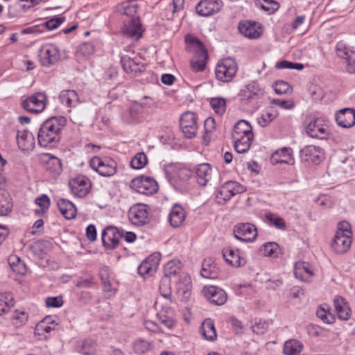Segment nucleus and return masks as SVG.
Wrapping results in <instances>:
<instances>
[{
    "instance_id": "nucleus-1",
    "label": "nucleus",
    "mask_w": 355,
    "mask_h": 355,
    "mask_svg": "<svg viewBox=\"0 0 355 355\" xmlns=\"http://www.w3.org/2000/svg\"><path fill=\"white\" fill-rule=\"evenodd\" d=\"M66 122L64 116H53L45 121L37 135L39 144L46 148L57 144L60 138L59 132L66 125Z\"/></svg>"
},
{
    "instance_id": "nucleus-2",
    "label": "nucleus",
    "mask_w": 355,
    "mask_h": 355,
    "mask_svg": "<svg viewBox=\"0 0 355 355\" xmlns=\"http://www.w3.org/2000/svg\"><path fill=\"white\" fill-rule=\"evenodd\" d=\"M234 148L238 153H245L254 139L251 125L245 120H240L234 126L232 133Z\"/></svg>"
},
{
    "instance_id": "nucleus-3",
    "label": "nucleus",
    "mask_w": 355,
    "mask_h": 355,
    "mask_svg": "<svg viewBox=\"0 0 355 355\" xmlns=\"http://www.w3.org/2000/svg\"><path fill=\"white\" fill-rule=\"evenodd\" d=\"M187 48L193 55L191 60L193 71L198 72L204 70L206 60L208 58V53L203 44L196 38H191L188 40Z\"/></svg>"
},
{
    "instance_id": "nucleus-4",
    "label": "nucleus",
    "mask_w": 355,
    "mask_h": 355,
    "mask_svg": "<svg viewBox=\"0 0 355 355\" xmlns=\"http://www.w3.org/2000/svg\"><path fill=\"white\" fill-rule=\"evenodd\" d=\"M237 64L236 61L230 58L220 60L215 70L216 78L222 82H230L237 72Z\"/></svg>"
},
{
    "instance_id": "nucleus-5",
    "label": "nucleus",
    "mask_w": 355,
    "mask_h": 355,
    "mask_svg": "<svg viewBox=\"0 0 355 355\" xmlns=\"http://www.w3.org/2000/svg\"><path fill=\"white\" fill-rule=\"evenodd\" d=\"M90 167L99 175L104 177H110L116 173L117 164L112 158L100 157L95 156L90 159Z\"/></svg>"
},
{
    "instance_id": "nucleus-6",
    "label": "nucleus",
    "mask_w": 355,
    "mask_h": 355,
    "mask_svg": "<svg viewBox=\"0 0 355 355\" xmlns=\"http://www.w3.org/2000/svg\"><path fill=\"white\" fill-rule=\"evenodd\" d=\"M180 127L187 138L195 137L198 130V118L196 112H183L180 117Z\"/></svg>"
},
{
    "instance_id": "nucleus-7",
    "label": "nucleus",
    "mask_w": 355,
    "mask_h": 355,
    "mask_svg": "<svg viewBox=\"0 0 355 355\" xmlns=\"http://www.w3.org/2000/svg\"><path fill=\"white\" fill-rule=\"evenodd\" d=\"M306 131L311 137L319 139H327L330 135L328 125L320 118L311 119L306 125Z\"/></svg>"
},
{
    "instance_id": "nucleus-8",
    "label": "nucleus",
    "mask_w": 355,
    "mask_h": 355,
    "mask_svg": "<svg viewBox=\"0 0 355 355\" xmlns=\"http://www.w3.org/2000/svg\"><path fill=\"white\" fill-rule=\"evenodd\" d=\"M130 187L145 195H152L158 190L157 183L154 179L143 175L134 178L130 182Z\"/></svg>"
},
{
    "instance_id": "nucleus-9",
    "label": "nucleus",
    "mask_w": 355,
    "mask_h": 355,
    "mask_svg": "<svg viewBox=\"0 0 355 355\" xmlns=\"http://www.w3.org/2000/svg\"><path fill=\"white\" fill-rule=\"evenodd\" d=\"M245 191V187L241 184L230 181L224 183L220 188L216 198L218 202H226L230 200L234 196Z\"/></svg>"
},
{
    "instance_id": "nucleus-10",
    "label": "nucleus",
    "mask_w": 355,
    "mask_h": 355,
    "mask_svg": "<svg viewBox=\"0 0 355 355\" xmlns=\"http://www.w3.org/2000/svg\"><path fill=\"white\" fill-rule=\"evenodd\" d=\"M128 218L135 225L141 226L149 221V211L147 205L136 204L128 211Z\"/></svg>"
},
{
    "instance_id": "nucleus-11",
    "label": "nucleus",
    "mask_w": 355,
    "mask_h": 355,
    "mask_svg": "<svg viewBox=\"0 0 355 355\" xmlns=\"http://www.w3.org/2000/svg\"><path fill=\"white\" fill-rule=\"evenodd\" d=\"M170 304L162 302L161 299H157L155 303V309L157 310V318L160 323L168 329H171L175 324V320L173 318V310L171 309Z\"/></svg>"
},
{
    "instance_id": "nucleus-12",
    "label": "nucleus",
    "mask_w": 355,
    "mask_h": 355,
    "mask_svg": "<svg viewBox=\"0 0 355 355\" xmlns=\"http://www.w3.org/2000/svg\"><path fill=\"white\" fill-rule=\"evenodd\" d=\"M123 231L114 226H108L101 234L102 242L105 248L114 249L118 247Z\"/></svg>"
},
{
    "instance_id": "nucleus-13",
    "label": "nucleus",
    "mask_w": 355,
    "mask_h": 355,
    "mask_svg": "<svg viewBox=\"0 0 355 355\" xmlns=\"http://www.w3.org/2000/svg\"><path fill=\"white\" fill-rule=\"evenodd\" d=\"M48 103L47 96L43 92H37L26 98L22 105L26 111H44Z\"/></svg>"
},
{
    "instance_id": "nucleus-14",
    "label": "nucleus",
    "mask_w": 355,
    "mask_h": 355,
    "mask_svg": "<svg viewBox=\"0 0 355 355\" xmlns=\"http://www.w3.org/2000/svg\"><path fill=\"white\" fill-rule=\"evenodd\" d=\"M234 234L238 240L252 242L257 236V230L251 223H239L234 227Z\"/></svg>"
},
{
    "instance_id": "nucleus-15",
    "label": "nucleus",
    "mask_w": 355,
    "mask_h": 355,
    "mask_svg": "<svg viewBox=\"0 0 355 355\" xmlns=\"http://www.w3.org/2000/svg\"><path fill=\"white\" fill-rule=\"evenodd\" d=\"M39 58L43 66H50L60 59L58 48L53 44L43 45L40 51Z\"/></svg>"
},
{
    "instance_id": "nucleus-16",
    "label": "nucleus",
    "mask_w": 355,
    "mask_h": 355,
    "mask_svg": "<svg viewBox=\"0 0 355 355\" xmlns=\"http://www.w3.org/2000/svg\"><path fill=\"white\" fill-rule=\"evenodd\" d=\"M165 173L170 181L177 182L187 181L191 177V171L186 167L181 165H170L166 170Z\"/></svg>"
},
{
    "instance_id": "nucleus-17",
    "label": "nucleus",
    "mask_w": 355,
    "mask_h": 355,
    "mask_svg": "<svg viewBox=\"0 0 355 355\" xmlns=\"http://www.w3.org/2000/svg\"><path fill=\"white\" fill-rule=\"evenodd\" d=\"M352 243L351 236L345 235L341 232H336L331 248L336 254H344L349 250Z\"/></svg>"
},
{
    "instance_id": "nucleus-18",
    "label": "nucleus",
    "mask_w": 355,
    "mask_h": 355,
    "mask_svg": "<svg viewBox=\"0 0 355 355\" xmlns=\"http://www.w3.org/2000/svg\"><path fill=\"white\" fill-rule=\"evenodd\" d=\"M18 148L24 153H29L35 146V139L33 135L26 130H18L17 133Z\"/></svg>"
},
{
    "instance_id": "nucleus-19",
    "label": "nucleus",
    "mask_w": 355,
    "mask_h": 355,
    "mask_svg": "<svg viewBox=\"0 0 355 355\" xmlns=\"http://www.w3.org/2000/svg\"><path fill=\"white\" fill-rule=\"evenodd\" d=\"M222 6L221 0H202L197 4L196 10L199 15L207 17L218 12Z\"/></svg>"
},
{
    "instance_id": "nucleus-20",
    "label": "nucleus",
    "mask_w": 355,
    "mask_h": 355,
    "mask_svg": "<svg viewBox=\"0 0 355 355\" xmlns=\"http://www.w3.org/2000/svg\"><path fill=\"white\" fill-rule=\"evenodd\" d=\"M336 51L338 57L345 60L347 71L351 73H355V52L347 48L342 42L337 43Z\"/></svg>"
},
{
    "instance_id": "nucleus-21",
    "label": "nucleus",
    "mask_w": 355,
    "mask_h": 355,
    "mask_svg": "<svg viewBox=\"0 0 355 355\" xmlns=\"http://www.w3.org/2000/svg\"><path fill=\"white\" fill-rule=\"evenodd\" d=\"M202 292L211 303L218 306L224 304L227 299L225 291L217 286H205L203 288Z\"/></svg>"
},
{
    "instance_id": "nucleus-22",
    "label": "nucleus",
    "mask_w": 355,
    "mask_h": 355,
    "mask_svg": "<svg viewBox=\"0 0 355 355\" xmlns=\"http://www.w3.org/2000/svg\"><path fill=\"white\" fill-rule=\"evenodd\" d=\"M309 95L315 103L327 104L332 101L334 98V94L329 91H325L321 86L318 85H311L309 89Z\"/></svg>"
},
{
    "instance_id": "nucleus-23",
    "label": "nucleus",
    "mask_w": 355,
    "mask_h": 355,
    "mask_svg": "<svg viewBox=\"0 0 355 355\" xmlns=\"http://www.w3.org/2000/svg\"><path fill=\"white\" fill-rule=\"evenodd\" d=\"M143 31L139 18H133L124 22L122 27L123 35L135 40H138L141 37Z\"/></svg>"
},
{
    "instance_id": "nucleus-24",
    "label": "nucleus",
    "mask_w": 355,
    "mask_h": 355,
    "mask_svg": "<svg viewBox=\"0 0 355 355\" xmlns=\"http://www.w3.org/2000/svg\"><path fill=\"white\" fill-rule=\"evenodd\" d=\"M69 187L71 193L78 197H85L89 191L90 182L83 176H78L69 181Z\"/></svg>"
},
{
    "instance_id": "nucleus-25",
    "label": "nucleus",
    "mask_w": 355,
    "mask_h": 355,
    "mask_svg": "<svg viewBox=\"0 0 355 355\" xmlns=\"http://www.w3.org/2000/svg\"><path fill=\"white\" fill-rule=\"evenodd\" d=\"M334 306L339 320L347 321L350 319L352 311L346 299L340 295H336L334 299Z\"/></svg>"
},
{
    "instance_id": "nucleus-26",
    "label": "nucleus",
    "mask_w": 355,
    "mask_h": 355,
    "mask_svg": "<svg viewBox=\"0 0 355 355\" xmlns=\"http://www.w3.org/2000/svg\"><path fill=\"white\" fill-rule=\"evenodd\" d=\"M222 254L225 261L233 267L239 268L246 263L245 259L238 249L226 247L223 250Z\"/></svg>"
},
{
    "instance_id": "nucleus-27",
    "label": "nucleus",
    "mask_w": 355,
    "mask_h": 355,
    "mask_svg": "<svg viewBox=\"0 0 355 355\" xmlns=\"http://www.w3.org/2000/svg\"><path fill=\"white\" fill-rule=\"evenodd\" d=\"M239 29L241 34L250 39L259 38L263 32L259 24L249 21L239 23Z\"/></svg>"
},
{
    "instance_id": "nucleus-28",
    "label": "nucleus",
    "mask_w": 355,
    "mask_h": 355,
    "mask_svg": "<svg viewBox=\"0 0 355 355\" xmlns=\"http://www.w3.org/2000/svg\"><path fill=\"white\" fill-rule=\"evenodd\" d=\"M213 173V168L208 163L198 164L195 168L196 178L197 182L200 186H205L211 181Z\"/></svg>"
},
{
    "instance_id": "nucleus-29",
    "label": "nucleus",
    "mask_w": 355,
    "mask_h": 355,
    "mask_svg": "<svg viewBox=\"0 0 355 355\" xmlns=\"http://www.w3.org/2000/svg\"><path fill=\"white\" fill-rule=\"evenodd\" d=\"M323 154L322 149L314 145L305 146L301 150L302 157H304L305 161L313 164L320 163L323 157Z\"/></svg>"
},
{
    "instance_id": "nucleus-30",
    "label": "nucleus",
    "mask_w": 355,
    "mask_h": 355,
    "mask_svg": "<svg viewBox=\"0 0 355 355\" xmlns=\"http://www.w3.org/2000/svg\"><path fill=\"white\" fill-rule=\"evenodd\" d=\"M271 162L274 164L279 163H285L290 165L294 164L295 160L292 149L291 148L284 147L276 150L272 154Z\"/></svg>"
},
{
    "instance_id": "nucleus-31",
    "label": "nucleus",
    "mask_w": 355,
    "mask_h": 355,
    "mask_svg": "<svg viewBox=\"0 0 355 355\" xmlns=\"http://www.w3.org/2000/svg\"><path fill=\"white\" fill-rule=\"evenodd\" d=\"M159 260L153 256H150L144 260L138 267V273L146 277L153 275L157 270Z\"/></svg>"
},
{
    "instance_id": "nucleus-32",
    "label": "nucleus",
    "mask_w": 355,
    "mask_h": 355,
    "mask_svg": "<svg viewBox=\"0 0 355 355\" xmlns=\"http://www.w3.org/2000/svg\"><path fill=\"white\" fill-rule=\"evenodd\" d=\"M182 263L178 260H172L167 262L164 266V274L170 279H173L174 282H177L179 278H181L182 274H186L182 272Z\"/></svg>"
},
{
    "instance_id": "nucleus-33",
    "label": "nucleus",
    "mask_w": 355,
    "mask_h": 355,
    "mask_svg": "<svg viewBox=\"0 0 355 355\" xmlns=\"http://www.w3.org/2000/svg\"><path fill=\"white\" fill-rule=\"evenodd\" d=\"M177 284V292L182 300H187L191 295V280L187 274H182L181 278L175 282Z\"/></svg>"
},
{
    "instance_id": "nucleus-34",
    "label": "nucleus",
    "mask_w": 355,
    "mask_h": 355,
    "mask_svg": "<svg viewBox=\"0 0 355 355\" xmlns=\"http://www.w3.org/2000/svg\"><path fill=\"white\" fill-rule=\"evenodd\" d=\"M186 214L184 209L179 205H175L168 214V221L173 227H179L185 220Z\"/></svg>"
},
{
    "instance_id": "nucleus-35",
    "label": "nucleus",
    "mask_w": 355,
    "mask_h": 355,
    "mask_svg": "<svg viewBox=\"0 0 355 355\" xmlns=\"http://www.w3.org/2000/svg\"><path fill=\"white\" fill-rule=\"evenodd\" d=\"M294 275L296 278L308 282L313 276V272L309 263L304 261H298L294 266Z\"/></svg>"
},
{
    "instance_id": "nucleus-36",
    "label": "nucleus",
    "mask_w": 355,
    "mask_h": 355,
    "mask_svg": "<svg viewBox=\"0 0 355 355\" xmlns=\"http://www.w3.org/2000/svg\"><path fill=\"white\" fill-rule=\"evenodd\" d=\"M58 207L60 213L66 219L69 220L76 217V208L71 201L66 199H60L58 201Z\"/></svg>"
},
{
    "instance_id": "nucleus-37",
    "label": "nucleus",
    "mask_w": 355,
    "mask_h": 355,
    "mask_svg": "<svg viewBox=\"0 0 355 355\" xmlns=\"http://www.w3.org/2000/svg\"><path fill=\"white\" fill-rule=\"evenodd\" d=\"M59 99L61 103L68 107H74L79 103L78 94L71 89L62 91L59 95Z\"/></svg>"
},
{
    "instance_id": "nucleus-38",
    "label": "nucleus",
    "mask_w": 355,
    "mask_h": 355,
    "mask_svg": "<svg viewBox=\"0 0 355 355\" xmlns=\"http://www.w3.org/2000/svg\"><path fill=\"white\" fill-rule=\"evenodd\" d=\"M304 348L302 343L296 339L286 340L283 347L284 355H299Z\"/></svg>"
},
{
    "instance_id": "nucleus-39",
    "label": "nucleus",
    "mask_w": 355,
    "mask_h": 355,
    "mask_svg": "<svg viewBox=\"0 0 355 355\" xmlns=\"http://www.w3.org/2000/svg\"><path fill=\"white\" fill-rule=\"evenodd\" d=\"M335 119L339 126L350 128L355 125V112H336Z\"/></svg>"
},
{
    "instance_id": "nucleus-40",
    "label": "nucleus",
    "mask_w": 355,
    "mask_h": 355,
    "mask_svg": "<svg viewBox=\"0 0 355 355\" xmlns=\"http://www.w3.org/2000/svg\"><path fill=\"white\" fill-rule=\"evenodd\" d=\"M200 333L207 340L214 341L216 339V331L214 322L211 319L208 318L203 321L200 327Z\"/></svg>"
},
{
    "instance_id": "nucleus-41",
    "label": "nucleus",
    "mask_w": 355,
    "mask_h": 355,
    "mask_svg": "<svg viewBox=\"0 0 355 355\" xmlns=\"http://www.w3.org/2000/svg\"><path fill=\"white\" fill-rule=\"evenodd\" d=\"M316 315L327 324H333L336 321L334 314L332 313L329 306L327 304H322L318 308Z\"/></svg>"
},
{
    "instance_id": "nucleus-42",
    "label": "nucleus",
    "mask_w": 355,
    "mask_h": 355,
    "mask_svg": "<svg viewBox=\"0 0 355 355\" xmlns=\"http://www.w3.org/2000/svg\"><path fill=\"white\" fill-rule=\"evenodd\" d=\"M121 62L123 70L127 73H137L141 71L140 65L137 62L135 58H131L127 55L121 57Z\"/></svg>"
},
{
    "instance_id": "nucleus-43",
    "label": "nucleus",
    "mask_w": 355,
    "mask_h": 355,
    "mask_svg": "<svg viewBox=\"0 0 355 355\" xmlns=\"http://www.w3.org/2000/svg\"><path fill=\"white\" fill-rule=\"evenodd\" d=\"M138 8L137 3L134 1H128L121 3L118 6V11L121 14L130 17L131 19L137 18L135 15Z\"/></svg>"
},
{
    "instance_id": "nucleus-44",
    "label": "nucleus",
    "mask_w": 355,
    "mask_h": 355,
    "mask_svg": "<svg viewBox=\"0 0 355 355\" xmlns=\"http://www.w3.org/2000/svg\"><path fill=\"white\" fill-rule=\"evenodd\" d=\"M14 305L15 301L12 293H0V316L8 313Z\"/></svg>"
},
{
    "instance_id": "nucleus-45",
    "label": "nucleus",
    "mask_w": 355,
    "mask_h": 355,
    "mask_svg": "<svg viewBox=\"0 0 355 355\" xmlns=\"http://www.w3.org/2000/svg\"><path fill=\"white\" fill-rule=\"evenodd\" d=\"M10 196L5 191L0 189V216H6L12 209Z\"/></svg>"
},
{
    "instance_id": "nucleus-46",
    "label": "nucleus",
    "mask_w": 355,
    "mask_h": 355,
    "mask_svg": "<svg viewBox=\"0 0 355 355\" xmlns=\"http://www.w3.org/2000/svg\"><path fill=\"white\" fill-rule=\"evenodd\" d=\"M56 325L51 316H46L37 324L35 330L39 334H48L53 330Z\"/></svg>"
},
{
    "instance_id": "nucleus-47",
    "label": "nucleus",
    "mask_w": 355,
    "mask_h": 355,
    "mask_svg": "<svg viewBox=\"0 0 355 355\" xmlns=\"http://www.w3.org/2000/svg\"><path fill=\"white\" fill-rule=\"evenodd\" d=\"M35 204L40 207L39 209L35 211L37 216H42L45 214L50 206V199L46 194H42L35 200Z\"/></svg>"
},
{
    "instance_id": "nucleus-48",
    "label": "nucleus",
    "mask_w": 355,
    "mask_h": 355,
    "mask_svg": "<svg viewBox=\"0 0 355 355\" xmlns=\"http://www.w3.org/2000/svg\"><path fill=\"white\" fill-rule=\"evenodd\" d=\"M279 245L275 242L266 243L261 245L259 252L264 257H277Z\"/></svg>"
},
{
    "instance_id": "nucleus-49",
    "label": "nucleus",
    "mask_w": 355,
    "mask_h": 355,
    "mask_svg": "<svg viewBox=\"0 0 355 355\" xmlns=\"http://www.w3.org/2000/svg\"><path fill=\"white\" fill-rule=\"evenodd\" d=\"M168 284V280L167 278L162 279L159 286V291L162 295L159 299H161L162 302H164V303L171 304V292Z\"/></svg>"
},
{
    "instance_id": "nucleus-50",
    "label": "nucleus",
    "mask_w": 355,
    "mask_h": 355,
    "mask_svg": "<svg viewBox=\"0 0 355 355\" xmlns=\"http://www.w3.org/2000/svg\"><path fill=\"white\" fill-rule=\"evenodd\" d=\"M148 162L146 154L143 152L137 153L130 162V166L134 169L143 168Z\"/></svg>"
},
{
    "instance_id": "nucleus-51",
    "label": "nucleus",
    "mask_w": 355,
    "mask_h": 355,
    "mask_svg": "<svg viewBox=\"0 0 355 355\" xmlns=\"http://www.w3.org/2000/svg\"><path fill=\"white\" fill-rule=\"evenodd\" d=\"M45 157L48 159L46 161V168L48 170L53 173H58L62 170V164L60 160L49 154L46 155Z\"/></svg>"
},
{
    "instance_id": "nucleus-52",
    "label": "nucleus",
    "mask_w": 355,
    "mask_h": 355,
    "mask_svg": "<svg viewBox=\"0 0 355 355\" xmlns=\"http://www.w3.org/2000/svg\"><path fill=\"white\" fill-rule=\"evenodd\" d=\"M272 88L278 95L288 94L292 92V87L285 81L278 80L273 83Z\"/></svg>"
},
{
    "instance_id": "nucleus-53",
    "label": "nucleus",
    "mask_w": 355,
    "mask_h": 355,
    "mask_svg": "<svg viewBox=\"0 0 355 355\" xmlns=\"http://www.w3.org/2000/svg\"><path fill=\"white\" fill-rule=\"evenodd\" d=\"M257 116L258 123L262 126H267L271 121L277 117V112H260Z\"/></svg>"
},
{
    "instance_id": "nucleus-54",
    "label": "nucleus",
    "mask_w": 355,
    "mask_h": 355,
    "mask_svg": "<svg viewBox=\"0 0 355 355\" xmlns=\"http://www.w3.org/2000/svg\"><path fill=\"white\" fill-rule=\"evenodd\" d=\"M96 345L91 339H87L83 341L80 352L83 355H93L96 351Z\"/></svg>"
},
{
    "instance_id": "nucleus-55",
    "label": "nucleus",
    "mask_w": 355,
    "mask_h": 355,
    "mask_svg": "<svg viewBox=\"0 0 355 355\" xmlns=\"http://www.w3.org/2000/svg\"><path fill=\"white\" fill-rule=\"evenodd\" d=\"M132 348L137 354H144L150 350V344L145 340L138 339L133 343Z\"/></svg>"
},
{
    "instance_id": "nucleus-56",
    "label": "nucleus",
    "mask_w": 355,
    "mask_h": 355,
    "mask_svg": "<svg viewBox=\"0 0 355 355\" xmlns=\"http://www.w3.org/2000/svg\"><path fill=\"white\" fill-rule=\"evenodd\" d=\"M28 315L24 311H15L12 315V323L17 327H21L26 323L28 321Z\"/></svg>"
},
{
    "instance_id": "nucleus-57",
    "label": "nucleus",
    "mask_w": 355,
    "mask_h": 355,
    "mask_svg": "<svg viewBox=\"0 0 355 355\" xmlns=\"http://www.w3.org/2000/svg\"><path fill=\"white\" fill-rule=\"evenodd\" d=\"M266 219L270 225H273L278 229H284L286 226L283 218L275 214L271 213L266 214Z\"/></svg>"
},
{
    "instance_id": "nucleus-58",
    "label": "nucleus",
    "mask_w": 355,
    "mask_h": 355,
    "mask_svg": "<svg viewBox=\"0 0 355 355\" xmlns=\"http://www.w3.org/2000/svg\"><path fill=\"white\" fill-rule=\"evenodd\" d=\"M261 7L263 10L269 14H272L277 11L279 7V3L273 0H263L261 2Z\"/></svg>"
},
{
    "instance_id": "nucleus-59",
    "label": "nucleus",
    "mask_w": 355,
    "mask_h": 355,
    "mask_svg": "<svg viewBox=\"0 0 355 355\" xmlns=\"http://www.w3.org/2000/svg\"><path fill=\"white\" fill-rule=\"evenodd\" d=\"M210 105L215 111H224L226 106V101L225 98L220 97L211 98L210 99Z\"/></svg>"
},
{
    "instance_id": "nucleus-60",
    "label": "nucleus",
    "mask_w": 355,
    "mask_h": 355,
    "mask_svg": "<svg viewBox=\"0 0 355 355\" xmlns=\"http://www.w3.org/2000/svg\"><path fill=\"white\" fill-rule=\"evenodd\" d=\"M65 20L64 17H53L48 21H46L44 25L48 28L49 30H54L57 28L58 26H60V24L64 22Z\"/></svg>"
},
{
    "instance_id": "nucleus-61",
    "label": "nucleus",
    "mask_w": 355,
    "mask_h": 355,
    "mask_svg": "<svg viewBox=\"0 0 355 355\" xmlns=\"http://www.w3.org/2000/svg\"><path fill=\"white\" fill-rule=\"evenodd\" d=\"M62 296L48 297L46 298V306L51 308H59L63 305Z\"/></svg>"
},
{
    "instance_id": "nucleus-62",
    "label": "nucleus",
    "mask_w": 355,
    "mask_h": 355,
    "mask_svg": "<svg viewBox=\"0 0 355 355\" xmlns=\"http://www.w3.org/2000/svg\"><path fill=\"white\" fill-rule=\"evenodd\" d=\"M271 104L277 105L280 109L290 110L294 106V103L291 100L273 99Z\"/></svg>"
},
{
    "instance_id": "nucleus-63",
    "label": "nucleus",
    "mask_w": 355,
    "mask_h": 355,
    "mask_svg": "<svg viewBox=\"0 0 355 355\" xmlns=\"http://www.w3.org/2000/svg\"><path fill=\"white\" fill-rule=\"evenodd\" d=\"M94 51V48L93 44L89 42L83 43L78 47V52L84 56L90 55Z\"/></svg>"
},
{
    "instance_id": "nucleus-64",
    "label": "nucleus",
    "mask_w": 355,
    "mask_h": 355,
    "mask_svg": "<svg viewBox=\"0 0 355 355\" xmlns=\"http://www.w3.org/2000/svg\"><path fill=\"white\" fill-rule=\"evenodd\" d=\"M268 327V322L266 321H259V322H257L255 324L252 326V329L253 332L257 334H263L266 331Z\"/></svg>"
}]
</instances>
